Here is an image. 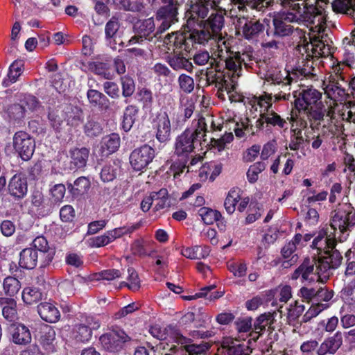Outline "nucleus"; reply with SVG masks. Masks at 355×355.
<instances>
[{
  "mask_svg": "<svg viewBox=\"0 0 355 355\" xmlns=\"http://www.w3.org/2000/svg\"><path fill=\"white\" fill-rule=\"evenodd\" d=\"M192 125L193 130L187 128L175 139L174 153L183 159L192 153L201 139L206 137L207 125L204 117L194 119Z\"/></svg>",
  "mask_w": 355,
  "mask_h": 355,
  "instance_id": "4",
  "label": "nucleus"
},
{
  "mask_svg": "<svg viewBox=\"0 0 355 355\" xmlns=\"http://www.w3.org/2000/svg\"><path fill=\"white\" fill-rule=\"evenodd\" d=\"M139 109L136 105H128L123 113L122 128L125 131H129L135 123Z\"/></svg>",
  "mask_w": 355,
  "mask_h": 355,
  "instance_id": "40",
  "label": "nucleus"
},
{
  "mask_svg": "<svg viewBox=\"0 0 355 355\" xmlns=\"http://www.w3.org/2000/svg\"><path fill=\"white\" fill-rule=\"evenodd\" d=\"M211 11V15L207 20L205 26L208 27L215 37H217V35H222L220 31L224 25V12L222 9Z\"/></svg>",
  "mask_w": 355,
  "mask_h": 355,
  "instance_id": "26",
  "label": "nucleus"
},
{
  "mask_svg": "<svg viewBox=\"0 0 355 355\" xmlns=\"http://www.w3.org/2000/svg\"><path fill=\"white\" fill-rule=\"evenodd\" d=\"M289 3H284L281 0L282 5L288 10L277 15L273 19L274 35L279 37H285L291 34L294 31L293 26L291 23L300 24L302 17L297 12L295 8V3L289 1Z\"/></svg>",
  "mask_w": 355,
  "mask_h": 355,
  "instance_id": "7",
  "label": "nucleus"
},
{
  "mask_svg": "<svg viewBox=\"0 0 355 355\" xmlns=\"http://www.w3.org/2000/svg\"><path fill=\"white\" fill-rule=\"evenodd\" d=\"M206 78L209 85L214 84L216 87H222L221 84L225 80V76L222 71L211 69L207 71Z\"/></svg>",
  "mask_w": 355,
  "mask_h": 355,
  "instance_id": "59",
  "label": "nucleus"
},
{
  "mask_svg": "<svg viewBox=\"0 0 355 355\" xmlns=\"http://www.w3.org/2000/svg\"><path fill=\"white\" fill-rule=\"evenodd\" d=\"M327 308V306L322 303H313L302 318L301 323L308 322L320 313Z\"/></svg>",
  "mask_w": 355,
  "mask_h": 355,
  "instance_id": "56",
  "label": "nucleus"
},
{
  "mask_svg": "<svg viewBox=\"0 0 355 355\" xmlns=\"http://www.w3.org/2000/svg\"><path fill=\"white\" fill-rule=\"evenodd\" d=\"M295 8L302 17L300 24H304L309 28V37H319L324 35L326 29V14L323 8L315 6L307 1L297 2Z\"/></svg>",
  "mask_w": 355,
  "mask_h": 355,
  "instance_id": "5",
  "label": "nucleus"
},
{
  "mask_svg": "<svg viewBox=\"0 0 355 355\" xmlns=\"http://www.w3.org/2000/svg\"><path fill=\"white\" fill-rule=\"evenodd\" d=\"M153 200V211H157L169 205L168 192L165 188L161 189L157 192H151Z\"/></svg>",
  "mask_w": 355,
  "mask_h": 355,
  "instance_id": "39",
  "label": "nucleus"
},
{
  "mask_svg": "<svg viewBox=\"0 0 355 355\" xmlns=\"http://www.w3.org/2000/svg\"><path fill=\"white\" fill-rule=\"evenodd\" d=\"M6 112L10 121L19 122L25 117L26 108L21 103H13L7 107Z\"/></svg>",
  "mask_w": 355,
  "mask_h": 355,
  "instance_id": "41",
  "label": "nucleus"
},
{
  "mask_svg": "<svg viewBox=\"0 0 355 355\" xmlns=\"http://www.w3.org/2000/svg\"><path fill=\"white\" fill-rule=\"evenodd\" d=\"M210 345L205 342H201L200 344H190L184 347L185 352L188 355H200L205 354L209 349Z\"/></svg>",
  "mask_w": 355,
  "mask_h": 355,
  "instance_id": "61",
  "label": "nucleus"
},
{
  "mask_svg": "<svg viewBox=\"0 0 355 355\" xmlns=\"http://www.w3.org/2000/svg\"><path fill=\"white\" fill-rule=\"evenodd\" d=\"M318 254V259L316 261L315 259H311L309 258H306L304 260L302 263L292 273L291 279H297L301 277L302 282L305 281H314L315 276L318 275L319 277L321 275H324L328 272L330 269L336 268L337 267H330L325 271H322L320 270V266L322 263V259L324 258V253L322 252V250H319L316 249Z\"/></svg>",
  "mask_w": 355,
  "mask_h": 355,
  "instance_id": "8",
  "label": "nucleus"
},
{
  "mask_svg": "<svg viewBox=\"0 0 355 355\" xmlns=\"http://www.w3.org/2000/svg\"><path fill=\"white\" fill-rule=\"evenodd\" d=\"M129 340V336L121 329L111 330L103 334L99 338L101 346L111 352L120 351L123 344Z\"/></svg>",
  "mask_w": 355,
  "mask_h": 355,
  "instance_id": "15",
  "label": "nucleus"
},
{
  "mask_svg": "<svg viewBox=\"0 0 355 355\" xmlns=\"http://www.w3.org/2000/svg\"><path fill=\"white\" fill-rule=\"evenodd\" d=\"M87 97L89 103L92 106L105 110L109 108V99L99 91L92 89H89L87 92Z\"/></svg>",
  "mask_w": 355,
  "mask_h": 355,
  "instance_id": "29",
  "label": "nucleus"
},
{
  "mask_svg": "<svg viewBox=\"0 0 355 355\" xmlns=\"http://www.w3.org/2000/svg\"><path fill=\"white\" fill-rule=\"evenodd\" d=\"M71 186V191L73 195H82L89 190L90 181L85 177H80L75 180L73 185Z\"/></svg>",
  "mask_w": 355,
  "mask_h": 355,
  "instance_id": "52",
  "label": "nucleus"
},
{
  "mask_svg": "<svg viewBox=\"0 0 355 355\" xmlns=\"http://www.w3.org/2000/svg\"><path fill=\"white\" fill-rule=\"evenodd\" d=\"M155 24L154 23V20L153 19V18H148V19L144 20L141 23V24L139 27V33L141 35V36L140 37H132L129 40V44H132L139 42V40L142 37H144L146 38L147 37H148L150 35V33H152L155 31Z\"/></svg>",
  "mask_w": 355,
  "mask_h": 355,
  "instance_id": "42",
  "label": "nucleus"
},
{
  "mask_svg": "<svg viewBox=\"0 0 355 355\" xmlns=\"http://www.w3.org/2000/svg\"><path fill=\"white\" fill-rule=\"evenodd\" d=\"M0 304L3 306L2 314L6 320L15 322L17 320V304L12 298H0Z\"/></svg>",
  "mask_w": 355,
  "mask_h": 355,
  "instance_id": "31",
  "label": "nucleus"
},
{
  "mask_svg": "<svg viewBox=\"0 0 355 355\" xmlns=\"http://www.w3.org/2000/svg\"><path fill=\"white\" fill-rule=\"evenodd\" d=\"M243 55H245V54L241 55L239 52L233 51L227 56V59H223L221 61L225 63L227 69L233 71V74L239 76L241 65L245 61L244 58L242 57Z\"/></svg>",
  "mask_w": 355,
  "mask_h": 355,
  "instance_id": "32",
  "label": "nucleus"
},
{
  "mask_svg": "<svg viewBox=\"0 0 355 355\" xmlns=\"http://www.w3.org/2000/svg\"><path fill=\"white\" fill-rule=\"evenodd\" d=\"M170 66L175 70L185 69L187 71H192L193 65L191 62L183 57H173L169 60Z\"/></svg>",
  "mask_w": 355,
  "mask_h": 355,
  "instance_id": "54",
  "label": "nucleus"
},
{
  "mask_svg": "<svg viewBox=\"0 0 355 355\" xmlns=\"http://www.w3.org/2000/svg\"><path fill=\"white\" fill-rule=\"evenodd\" d=\"M19 100L23 106L26 107L28 110L34 111L40 106V102L37 98L31 94H20Z\"/></svg>",
  "mask_w": 355,
  "mask_h": 355,
  "instance_id": "60",
  "label": "nucleus"
},
{
  "mask_svg": "<svg viewBox=\"0 0 355 355\" xmlns=\"http://www.w3.org/2000/svg\"><path fill=\"white\" fill-rule=\"evenodd\" d=\"M133 230L121 227L107 231L104 234L93 237L90 239V245L94 248L103 247L113 242L118 238L128 233H131Z\"/></svg>",
  "mask_w": 355,
  "mask_h": 355,
  "instance_id": "18",
  "label": "nucleus"
},
{
  "mask_svg": "<svg viewBox=\"0 0 355 355\" xmlns=\"http://www.w3.org/2000/svg\"><path fill=\"white\" fill-rule=\"evenodd\" d=\"M119 22L116 17H112L105 27V38L112 49H116V37L119 28Z\"/></svg>",
  "mask_w": 355,
  "mask_h": 355,
  "instance_id": "35",
  "label": "nucleus"
},
{
  "mask_svg": "<svg viewBox=\"0 0 355 355\" xmlns=\"http://www.w3.org/2000/svg\"><path fill=\"white\" fill-rule=\"evenodd\" d=\"M89 149L85 147L73 148L69 150L71 164L75 168H83L86 166L89 155Z\"/></svg>",
  "mask_w": 355,
  "mask_h": 355,
  "instance_id": "23",
  "label": "nucleus"
},
{
  "mask_svg": "<svg viewBox=\"0 0 355 355\" xmlns=\"http://www.w3.org/2000/svg\"><path fill=\"white\" fill-rule=\"evenodd\" d=\"M343 164L345 166L344 172L349 171L350 175L347 176L349 182L352 183L355 179V159L354 156L348 153H345L343 157Z\"/></svg>",
  "mask_w": 355,
  "mask_h": 355,
  "instance_id": "55",
  "label": "nucleus"
},
{
  "mask_svg": "<svg viewBox=\"0 0 355 355\" xmlns=\"http://www.w3.org/2000/svg\"><path fill=\"white\" fill-rule=\"evenodd\" d=\"M164 6L157 13V19L160 21L156 35L168 29L172 24L178 21V8L180 4L179 0H162Z\"/></svg>",
  "mask_w": 355,
  "mask_h": 355,
  "instance_id": "11",
  "label": "nucleus"
},
{
  "mask_svg": "<svg viewBox=\"0 0 355 355\" xmlns=\"http://www.w3.org/2000/svg\"><path fill=\"white\" fill-rule=\"evenodd\" d=\"M12 146L22 160L28 161L34 154L35 141L28 132L20 130L13 135Z\"/></svg>",
  "mask_w": 355,
  "mask_h": 355,
  "instance_id": "10",
  "label": "nucleus"
},
{
  "mask_svg": "<svg viewBox=\"0 0 355 355\" xmlns=\"http://www.w3.org/2000/svg\"><path fill=\"white\" fill-rule=\"evenodd\" d=\"M342 297L347 303H355V278L343 289Z\"/></svg>",
  "mask_w": 355,
  "mask_h": 355,
  "instance_id": "64",
  "label": "nucleus"
},
{
  "mask_svg": "<svg viewBox=\"0 0 355 355\" xmlns=\"http://www.w3.org/2000/svg\"><path fill=\"white\" fill-rule=\"evenodd\" d=\"M22 299L26 304H32L42 299V293L36 288H26L22 292Z\"/></svg>",
  "mask_w": 355,
  "mask_h": 355,
  "instance_id": "53",
  "label": "nucleus"
},
{
  "mask_svg": "<svg viewBox=\"0 0 355 355\" xmlns=\"http://www.w3.org/2000/svg\"><path fill=\"white\" fill-rule=\"evenodd\" d=\"M128 282H123L121 283V286H127L132 291H138L141 286L139 275L135 270L132 268L128 269Z\"/></svg>",
  "mask_w": 355,
  "mask_h": 355,
  "instance_id": "48",
  "label": "nucleus"
},
{
  "mask_svg": "<svg viewBox=\"0 0 355 355\" xmlns=\"http://www.w3.org/2000/svg\"><path fill=\"white\" fill-rule=\"evenodd\" d=\"M171 121L166 113L158 118L156 128V139L161 143L166 142L171 137Z\"/></svg>",
  "mask_w": 355,
  "mask_h": 355,
  "instance_id": "22",
  "label": "nucleus"
},
{
  "mask_svg": "<svg viewBox=\"0 0 355 355\" xmlns=\"http://www.w3.org/2000/svg\"><path fill=\"white\" fill-rule=\"evenodd\" d=\"M89 69L96 74L101 76L105 79L110 80L113 73L110 71V64L103 62H94L89 64Z\"/></svg>",
  "mask_w": 355,
  "mask_h": 355,
  "instance_id": "45",
  "label": "nucleus"
},
{
  "mask_svg": "<svg viewBox=\"0 0 355 355\" xmlns=\"http://www.w3.org/2000/svg\"><path fill=\"white\" fill-rule=\"evenodd\" d=\"M266 168L264 162H258L251 165L247 172V178L250 183L257 182L259 174Z\"/></svg>",
  "mask_w": 355,
  "mask_h": 355,
  "instance_id": "57",
  "label": "nucleus"
},
{
  "mask_svg": "<svg viewBox=\"0 0 355 355\" xmlns=\"http://www.w3.org/2000/svg\"><path fill=\"white\" fill-rule=\"evenodd\" d=\"M217 40L214 33L205 26L200 29H194L191 33H172L168 34L164 40L168 50L189 51L193 44L213 46Z\"/></svg>",
  "mask_w": 355,
  "mask_h": 355,
  "instance_id": "3",
  "label": "nucleus"
},
{
  "mask_svg": "<svg viewBox=\"0 0 355 355\" xmlns=\"http://www.w3.org/2000/svg\"><path fill=\"white\" fill-rule=\"evenodd\" d=\"M304 311V306L295 302V304H291L288 312V322L290 325L297 327L298 324H301V322H298L297 320Z\"/></svg>",
  "mask_w": 355,
  "mask_h": 355,
  "instance_id": "44",
  "label": "nucleus"
},
{
  "mask_svg": "<svg viewBox=\"0 0 355 355\" xmlns=\"http://www.w3.org/2000/svg\"><path fill=\"white\" fill-rule=\"evenodd\" d=\"M343 344L341 332H336L333 336L329 337L319 345L316 351L317 355L334 354Z\"/></svg>",
  "mask_w": 355,
  "mask_h": 355,
  "instance_id": "20",
  "label": "nucleus"
},
{
  "mask_svg": "<svg viewBox=\"0 0 355 355\" xmlns=\"http://www.w3.org/2000/svg\"><path fill=\"white\" fill-rule=\"evenodd\" d=\"M8 192L16 199L24 198L28 192V184L25 175L17 173L9 181Z\"/></svg>",
  "mask_w": 355,
  "mask_h": 355,
  "instance_id": "19",
  "label": "nucleus"
},
{
  "mask_svg": "<svg viewBox=\"0 0 355 355\" xmlns=\"http://www.w3.org/2000/svg\"><path fill=\"white\" fill-rule=\"evenodd\" d=\"M12 340L19 345H26L31 340L29 329L24 324H18L12 331Z\"/></svg>",
  "mask_w": 355,
  "mask_h": 355,
  "instance_id": "36",
  "label": "nucleus"
},
{
  "mask_svg": "<svg viewBox=\"0 0 355 355\" xmlns=\"http://www.w3.org/2000/svg\"><path fill=\"white\" fill-rule=\"evenodd\" d=\"M240 193L241 190L239 188H232L228 192L224 202V206L229 214H232L234 212L236 205L240 200Z\"/></svg>",
  "mask_w": 355,
  "mask_h": 355,
  "instance_id": "43",
  "label": "nucleus"
},
{
  "mask_svg": "<svg viewBox=\"0 0 355 355\" xmlns=\"http://www.w3.org/2000/svg\"><path fill=\"white\" fill-rule=\"evenodd\" d=\"M120 168L114 162L112 164H107L101 171V178L103 182H110L116 178Z\"/></svg>",
  "mask_w": 355,
  "mask_h": 355,
  "instance_id": "51",
  "label": "nucleus"
},
{
  "mask_svg": "<svg viewBox=\"0 0 355 355\" xmlns=\"http://www.w3.org/2000/svg\"><path fill=\"white\" fill-rule=\"evenodd\" d=\"M229 270L233 273L235 277H242L245 275L247 270V266L245 262L231 261L227 264Z\"/></svg>",
  "mask_w": 355,
  "mask_h": 355,
  "instance_id": "63",
  "label": "nucleus"
},
{
  "mask_svg": "<svg viewBox=\"0 0 355 355\" xmlns=\"http://www.w3.org/2000/svg\"><path fill=\"white\" fill-rule=\"evenodd\" d=\"M92 336V331L89 327L81 322L77 324L74 327V337L78 342H87Z\"/></svg>",
  "mask_w": 355,
  "mask_h": 355,
  "instance_id": "47",
  "label": "nucleus"
},
{
  "mask_svg": "<svg viewBox=\"0 0 355 355\" xmlns=\"http://www.w3.org/2000/svg\"><path fill=\"white\" fill-rule=\"evenodd\" d=\"M138 101L143 104L144 108H150L153 102L152 92L147 88H142L137 94Z\"/></svg>",
  "mask_w": 355,
  "mask_h": 355,
  "instance_id": "62",
  "label": "nucleus"
},
{
  "mask_svg": "<svg viewBox=\"0 0 355 355\" xmlns=\"http://www.w3.org/2000/svg\"><path fill=\"white\" fill-rule=\"evenodd\" d=\"M324 35L309 37L311 42L304 44H299L297 46V51L300 53L303 50L304 52L310 51L312 57H323L327 58L331 55L333 53V49L328 43L325 44L324 40Z\"/></svg>",
  "mask_w": 355,
  "mask_h": 355,
  "instance_id": "16",
  "label": "nucleus"
},
{
  "mask_svg": "<svg viewBox=\"0 0 355 355\" xmlns=\"http://www.w3.org/2000/svg\"><path fill=\"white\" fill-rule=\"evenodd\" d=\"M217 40L216 43L211 46V49L214 50V55L218 58L220 61L223 59H227V56L232 53L230 46V42L225 39L222 35H217Z\"/></svg>",
  "mask_w": 355,
  "mask_h": 355,
  "instance_id": "28",
  "label": "nucleus"
},
{
  "mask_svg": "<svg viewBox=\"0 0 355 355\" xmlns=\"http://www.w3.org/2000/svg\"><path fill=\"white\" fill-rule=\"evenodd\" d=\"M334 75H331L327 83L324 82V93L334 101L342 102L346 100L347 93L346 87H349L350 75L349 64L338 62L332 68Z\"/></svg>",
  "mask_w": 355,
  "mask_h": 355,
  "instance_id": "6",
  "label": "nucleus"
},
{
  "mask_svg": "<svg viewBox=\"0 0 355 355\" xmlns=\"http://www.w3.org/2000/svg\"><path fill=\"white\" fill-rule=\"evenodd\" d=\"M254 127L256 129V132L270 135L274 129L277 130H288V123L284 118L273 110H267L266 112L260 113Z\"/></svg>",
  "mask_w": 355,
  "mask_h": 355,
  "instance_id": "9",
  "label": "nucleus"
},
{
  "mask_svg": "<svg viewBox=\"0 0 355 355\" xmlns=\"http://www.w3.org/2000/svg\"><path fill=\"white\" fill-rule=\"evenodd\" d=\"M120 146V137L113 133L104 137L101 142L100 151L102 157H107L116 152Z\"/></svg>",
  "mask_w": 355,
  "mask_h": 355,
  "instance_id": "24",
  "label": "nucleus"
},
{
  "mask_svg": "<svg viewBox=\"0 0 355 355\" xmlns=\"http://www.w3.org/2000/svg\"><path fill=\"white\" fill-rule=\"evenodd\" d=\"M264 26L259 21H246L242 28L243 35L248 40L256 38L263 31Z\"/></svg>",
  "mask_w": 355,
  "mask_h": 355,
  "instance_id": "37",
  "label": "nucleus"
},
{
  "mask_svg": "<svg viewBox=\"0 0 355 355\" xmlns=\"http://www.w3.org/2000/svg\"><path fill=\"white\" fill-rule=\"evenodd\" d=\"M222 0H198L194 4L191 5L186 16L188 21H198L199 19H204L210 10H220L221 7L220 4Z\"/></svg>",
  "mask_w": 355,
  "mask_h": 355,
  "instance_id": "13",
  "label": "nucleus"
},
{
  "mask_svg": "<svg viewBox=\"0 0 355 355\" xmlns=\"http://www.w3.org/2000/svg\"><path fill=\"white\" fill-rule=\"evenodd\" d=\"M355 225V210L349 204L341 205L331 212L329 225L323 226L312 242V248L324 252V255L320 268L322 271L330 267H338L343 259L338 250L335 249L336 245V230L343 234L338 237L340 242L346 240L345 233L350 231Z\"/></svg>",
  "mask_w": 355,
  "mask_h": 355,
  "instance_id": "1",
  "label": "nucleus"
},
{
  "mask_svg": "<svg viewBox=\"0 0 355 355\" xmlns=\"http://www.w3.org/2000/svg\"><path fill=\"white\" fill-rule=\"evenodd\" d=\"M302 55V62H299L295 69V74L297 76L309 78L315 75V67H313V61L309 59L312 57L310 51L304 52L302 50L300 53Z\"/></svg>",
  "mask_w": 355,
  "mask_h": 355,
  "instance_id": "21",
  "label": "nucleus"
},
{
  "mask_svg": "<svg viewBox=\"0 0 355 355\" xmlns=\"http://www.w3.org/2000/svg\"><path fill=\"white\" fill-rule=\"evenodd\" d=\"M21 288L19 281L12 277H8L3 281V290L7 295H15Z\"/></svg>",
  "mask_w": 355,
  "mask_h": 355,
  "instance_id": "49",
  "label": "nucleus"
},
{
  "mask_svg": "<svg viewBox=\"0 0 355 355\" xmlns=\"http://www.w3.org/2000/svg\"><path fill=\"white\" fill-rule=\"evenodd\" d=\"M38 253L33 248L24 249L20 252L19 264L25 269H33L37 263Z\"/></svg>",
  "mask_w": 355,
  "mask_h": 355,
  "instance_id": "27",
  "label": "nucleus"
},
{
  "mask_svg": "<svg viewBox=\"0 0 355 355\" xmlns=\"http://www.w3.org/2000/svg\"><path fill=\"white\" fill-rule=\"evenodd\" d=\"M155 156L154 148L149 145H143L130 153V163L135 171H142L152 162Z\"/></svg>",
  "mask_w": 355,
  "mask_h": 355,
  "instance_id": "14",
  "label": "nucleus"
},
{
  "mask_svg": "<svg viewBox=\"0 0 355 355\" xmlns=\"http://www.w3.org/2000/svg\"><path fill=\"white\" fill-rule=\"evenodd\" d=\"M264 85L267 89L279 88L291 90L293 78L288 72H282L278 68L270 67L264 73Z\"/></svg>",
  "mask_w": 355,
  "mask_h": 355,
  "instance_id": "12",
  "label": "nucleus"
},
{
  "mask_svg": "<svg viewBox=\"0 0 355 355\" xmlns=\"http://www.w3.org/2000/svg\"><path fill=\"white\" fill-rule=\"evenodd\" d=\"M302 241V234H296L293 240L287 243L282 249V254L284 258L291 257V261L295 262L297 257L296 254H293L298 245Z\"/></svg>",
  "mask_w": 355,
  "mask_h": 355,
  "instance_id": "38",
  "label": "nucleus"
},
{
  "mask_svg": "<svg viewBox=\"0 0 355 355\" xmlns=\"http://www.w3.org/2000/svg\"><path fill=\"white\" fill-rule=\"evenodd\" d=\"M149 332L153 337L160 340H167L182 343L186 339L178 329L171 325L164 328L154 325L150 328Z\"/></svg>",
  "mask_w": 355,
  "mask_h": 355,
  "instance_id": "17",
  "label": "nucleus"
},
{
  "mask_svg": "<svg viewBox=\"0 0 355 355\" xmlns=\"http://www.w3.org/2000/svg\"><path fill=\"white\" fill-rule=\"evenodd\" d=\"M292 135L291 136L290 142L288 144V148L291 150H298L300 146L304 141V139L302 134L301 129H293L292 130Z\"/></svg>",
  "mask_w": 355,
  "mask_h": 355,
  "instance_id": "58",
  "label": "nucleus"
},
{
  "mask_svg": "<svg viewBox=\"0 0 355 355\" xmlns=\"http://www.w3.org/2000/svg\"><path fill=\"white\" fill-rule=\"evenodd\" d=\"M322 96V93L316 89L307 87L300 92L299 97L295 101L300 115L306 118L312 129L320 124L327 112Z\"/></svg>",
  "mask_w": 355,
  "mask_h": 355,
  "instance_id": "2",
  "label": "nucleus"
},
{
  "mask_svg": "<svg viewBox=\"0 0 355 355\" xmlns=\"http://www.w3.org/2000/svg\"><path fill=\"white\" fill-rule=\"evenodd\" d=\"M84 131L87 136L95 137L101 135L103 128L101 123L94 119H88L84 127Z\"/></svg>",
  "mask_w": 355,
  "mask_h": 355,
  "instance_id": "50",
  "label": "nucleus"
},
{
  "mask_svg": "<svg viewBox=\"0 0 355 355\" xmlns=\"http://www.w3.org/2000/svg\"><path fill=\"white\" fill-rule=\"evenodd\" d=\"M332 8L336 12L352 16L355 21V0H333Z\"/></svg>",
  "mask_w": 355,
  "mask_h": 355,
  "instance_id": "33",
  "label": "nucleus"
},
{
  "mask_svg": "<svg viewBox=\"0 0 355 355\" xmlns=\"http://www.w3.org/2000/svg\"><path fill=\"white\" fill-rule=\"evenodd\" d=\"M37 312L42 320L51 323L58 321L60 317L58 309L49 302L40 303L37 306Z\"/></svg>",
  "mask_w": 355,
  "mask_h": 355,
  "instance_id": "25",
  "label": "nucleus"
},
{
  "mask_svg": "<svg viewBox=\"0 0 355 355\" xmlns=\"http://www.w3.org/2000/svg\"><path fill=\"white\" fill-rule=\"evenodd\" d=\"M223 355H249L248 349L243 344L237 343L236 340L227 338L223 342Z\"/></svg>",
  "mask_w": 355,
  "mask_h": 355,
  "instance_id": "30",
  "label": "nucleus"
},
{
  "mask_svg": "<svg viewBox=\"0 0 355 355\" xmlns=\"http://www.w3.org/2000/svg\"><path fill=\"white\" fill-rule=\"evenodd\" d=\"M198 214L201 217L202 220L207 225L213 224L221 216L218 211L205 207H201L198 210Z\"/></svg>",
  "mask_w": 355,
  "mask_h": 355,
  "instance_id": "46",
  "label": "nucleus"
},
{
  "mask_svg": "<svg viewBox=\"0 0 355 355\" xmlns=\"http://www.w3.org/2000/svg\"><path fill=\"white\" fill-rule=\"evenodd\" d=\"M40 340L47 352L55 351V331L51 327L47 326L42 329Z\"/></svg>",
  "mask_w": 355,
  "mask_h": 355,
  "instance_id": "34",
  "label": "nucleus"
}]
</instances>
